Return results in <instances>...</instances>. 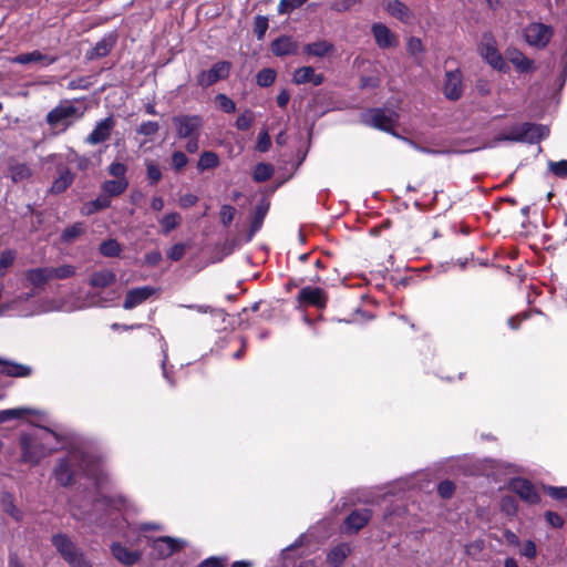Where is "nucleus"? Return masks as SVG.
<instances>
[{"label": "nucleus", "instance_id": "1", "mask_svg": "<svg viewBox=\"0 0 567 567\" xmlns=\"http://www.w3.org/2000/svg\"><path fill=\"white\" fill-rule=\"evenodd\" d=\"M95 460L82 452L81 450H72L69 454L60 458L54 467L53 475L61 486H70L74 482L76 470L86 475L93 474Z\"/></svg>", "mask_w": 567, "mask_h": 567}, {"label": "nucleus", "instance_id": "2", "mask_svg": "<svg viewBox=\"0 0 567 567\" xmlns=\"http://www.w3.org/2000/svg\"><path fill=\"white\" fill-rule=\"evenodd\" d=\"M82 116L83 111H80L71 101L65 100L47 114L45 121L51 127L62 126L63 130H66Z\"/></svg>", "mask_w": 567, "mask_h": 567}, {"label": "nucleus", "instance_id": "3", "mask_svg": "<svg viewBox=\"0 0 567 567\" xmlns=\"http://www.w3.org/2000/svg\"><path fill=\"white\" fill-rule=\"evenodd\" d=\"M19 444L21 447V461L31 465H37L47 455L55 450H47L42 442L34 435L22 433Z\"/></svg>", "mask_w": 567, "mask_h": 567}, {"label": "nucleus", "instance_id": "4", "mask_svg": "<svg viewBox=\"0 0 567 567\" xmlns=\"http://www.w3.org/2000/svg\"><path fill=\"white\" fill-rule=\"evenodd\" d=\"M396 120L398 114L395 112L383 109H370L362 115L364 124L391 133H393Z\"/></svg>", "mask_w": 567, "mask_h": 567}, {"label": "nucleus", "instance_id": "5", "mask_svg": "<svg viewBox=\"0 0 567 567\" xmlns=\"http://www.w3.org/2000/svg\"><path fill=\"white\" fill-rule=\"evenodd\" d=\"M231 63L228 61H219L207 71H202L196 76V82L202 87H208L218 81L229 76Z\"/></svg>", "mask_w": 567, "mask_h": 567}, {"label": "nucleus", "instance_id": "6", "mask_svg": "<svg viewBox=\"0 0 567 567\" xmlns=\"http://www.w3.org/2000/svg\"><path fill=\"white\" fill-rule=\"evenodd\" d=\"M173 124L179 138L199 136L203 125L202 117L198 115H177L173 117Z\"/></svg>", "mask_w": 567, "mask_h": 567}, {"label": "nucleus", "instance_id": "7", "mask_svg": "<svg viewBox=\"0 0 567 567\" xmlns=\"http://www.w3.org/2000/svg\"><path fill=\"white\" fill-rule=\"evenodd\" d=\"M52 545L65 561H69L72 557L82 551V549L63 533L52 536Z\"/></svg>", "mask_w": 567, "mask_h": 567}, {"label": "nucleus", "instance_id": "8", "mask_svg": "<svg viewBox=\"0 0 567 567\" xmlns=\"http://www.w3.org/2000/svg\"><path fill=\"white\" fill-rule=\"evenodd\" d=\"M443 92L444 95L451 101H456L462 96L463 78L460 70L447 71L445 73Z\"/></svg>", "mask_w": 567, "mask_h": 567}, {"label": "nucleus", "instance_id": "9", "mask_svg": "<svg viewBox=\"0 0 567 567\" xmlns=\"http://www.w3.org/2000/svg\"><path fill=\"white\" fill-rule=\"evenodd\" d=\"M115 127L114 117L107 116L106 118L99 122L91 134L86 137V143L91 145H96L107 141L112 134V131Z\"/></svg>", "mask_w": 567, "mask_h": 567}, {"label": "nucleus", "instance_id": "10", "mask_svg": "<svg viewBox=\"0 0 567 567\" xmlns=\"http://www.w3.org/2000/svg\"><path fill=\"white\" fill-rule=\"evenodd\" d=\"M157 292V289L144 286L138 288H133L127 291L123 307L124 309H133L137 307L138 305L146 301L148 298H151L153 295Z\"/></svg>", "mask_w": 567, "mask_h": 567}, {"label": "nucleus", "instance_id": "11", "mask_svg": "<svg viewBox=\"0 0 567 567\" xmlns=\"http://www.w3.org/2000/svg\"><path fill=\"white\" fill-rule=\"evenodd\" d=\"M371 517V509L364 508L353 511L344 520L346 532L357 534L370 522Z\"/></svg>", "mask_w": 567, "mask_h": 567}, {"label": "nucleus", "instance_id": "12", "mask_svg": "<svg viewBox=\"0 0 567 567\" xmlns=\"http://www.w3.org/2000/svg\"><path fill=\"white\" fill-rule=\"evenodd\" d=\"M482 54L494 69H503L504 60L498 53L495 41L491 34H485L483 38Z\"/></svg>", "mask_w": 567, "mask_h": 567}, {"label": "nucleus", "instance_id": "13", "mask_svg": "<svg viewBox=\"0 0 567 567\" xmlns=\"http://www.w3.org/2000/svg\"><path fill=\"white\" fill-rule=\"evenodd\" d=\"M372 33L377 44L382 49H389L398 45L396 37L385 24L374 23L372 25Z\"/></svg>", "mask_w": 567, "mask_h": 567}, {"label": "nucleus", "instance_id": "14", "mask_svg": "<svg viewBox=\"0 0 567 567\" xmlns=\"http://www.w3.org/2000/svg\"><path fill=\"white\" fill-rule=\"evenodd\" d=\"M298 300L306 305L323 308L327 302V296L320 288L305 287L300 290Z\"/></svg>", "mask_w": 567, "mask_h": 567}, {"label": "nucleus", "instance_id": "15", "mask_svg": "<svg viewBox=\"0 0 567 567\" xmlns=\"http://www.w3.org/2000/svg\"><path fill=\"white\" fill-rule=\"evenodd\" d=\"M382 3L384 9L394 18L404 23L411 21L413 17L412 11L400 0H383Z\"/></svg>", "mask_w": 567, "mask_h": 567}, {"label": "nucleus", "instance_id": "16", "mask_svg": "<svg viewBox=\"0 0 567 567\" xmlns=\"http://www.w3.org/2000/svg\"><path fill=\"white\" fill-rule=\"evenodd\" d=\"M271 51L277 56L296 54L298 51V42L291 37L282 35L271 43Z\"/></svg>", "mask_w": 567, "mask_h": 567}, {"label": "nucleus", "instance_id": "17", "mask_svg": "<svg viewBox=\"0 0 567 567\" xmlns=\"http://www.w3.org/2000/svg\"><path fill=\"white\" fill-rule=\"evenodd\" d=\"M0 373L11 378H27L31 375L32 368L21 363L3 360L0 358Z\"/></svg>", "mask_w": 567, "mask_h": 567}, {"label": "nucleus", "instance_id": "18", "mask_svg": "<svg viewBox=\"0 0 567 567\" xmlns=\"http://www.w3.org/2000/svg\"><path fill=\"white\" fill-rule=\"evenodd\" d=\"M8 172L13 183L28 181L32 176L31 168L25 164L14 158L8 162Z\"/></svg>", "mask_w": 567, "mask_h": 567}, {"label": "nucleus", "instance_id": "19", "mask_svg": "<svg viewBox=\"0 0 567 567\" xmlns=\"http://www.w3.org/2000/svg\"><path fill=\"white\" fill-rule=\"evenodd\" d=\"M58 60L56 56L45 55L42 54L40 51L35 50L28 53H22L19 55H16L11 59L13 63L18 64H30V63H44V64H52Z\"/></svg>", "mask_w": 567, "mask_h": 567}, {"label": "nucleus", "instance_id": "20", "mask_svg": "<svg viewBox=\"0 0 567 567\" xmlns=\"http://www.w3.org/2000/svg\"><path fill=\"white\" fill-rule=\"evenodd\" d=\"M116 281V275L109 269L97 270L91 274L89 285L96 289H104Z\"/></svg>", "mask_w": 567, "mask_h": 567}, {"label": "nucleus", "instance_id": "21", "mask_svg": "<svg viewBox=\"0 0 567 567\" xmlns=\"http://www.w3.org/2000/svg\"><path fill=\"white\" fill-rule=\"evenodd\" d=\"M183 546V542L174 539L168 536H163L154 540V549L163 557H168L175 551L179 550Z\"/></svg>", "mask_w": 567, "mask_h": 567}, {"label": "nucleus", "instance_id": "22", "mask_svg": "<svg viewBox=\"0 0 567 567\" xmlns=\"http://www.w3.org/2000/svg\"><path fill=\"white\" fill-rule=\"evenodd\" d=\"M24 277L33 287L42 288L51 280L50 267L29 269Z\"/></svg>", "mask_w": 567, "mask_h": 567}, {"label": "nucleus", "instance_id": "23", "mask_svg": "<svg viewBox=\"0 0 567 567\" xmlns=\"http://www.w3.org/2000/svg\"><path fill=\"white\" fill-rule=\"evenodd\" d=\"M305 53L316 58H324L334 52V45L327 40H319L303 47Z\"/></svg>", "mask_w": 567, "mask_h": 567}, {"label": "nucleus", "instance_id": "24", "mask_svg": "<svg viewBox=\"0 0 567 567\" xmlns=\"http://www.w3.org/2000/svg\"><path fill=\"white\" fill-rule=\"evenodd\" d=\"M111 550L118 561L127 566L134 565L141 557L138 551L130 550L121 544H113Z\"/></svg>", "mask_w": 567, "mask_h": 567}, {"label": "nucleus", "instance_id": "25", "mask_svg": "<svg viewBox=\"0 0 567 567\" xmlns=\"http://www.w3.org/2000/svg\"><path fill=\"white\" fill-rule=\"evenodd\" d=\"M350 545L341 543L330 550L327 560L332 567H340L346 560V558L350 555Z\"/></svg>", "mask_w": 567, "mask_h": 567}, {"label": "nucleus", "instance_id": "26", "mask_svg": "<svg viewBox=\"0 0 567 567\" xmlns=\"http://www.w3.org/2000/svg\"><path fill=\"white\" fill-rule=\"evenodd\" d=\"M114 44H115V38L112 35H109V37L102 39L101 41H99L95 44V47L92 48L86 53V58L89 60H93V59L106 56L110 53V51L112 50V48L114 47Z\"/></svg>", "mask_w": 567, "mask_h": 567}, {"label": "nucleus", "instance_id": "27", "mask_svg": "<svg viewBox=\"0 0 567 567\" xmlns=\"http://www.w3.org/2000/svg\"><path fill=\"white\" fill-rule=\"evenodd\" d=\"M268 208H269V204L265 203V202H261L260 204H258L256 206L255 212H254V217L251 220V225H250V230L247 236L248 241L251 240V238L254 237L256 231H258L260 229V227L264 223V219L267 215Z\"/></svg>", "mask_w": 567, "mask_h": 567}, {"label": "nucleus", "instance_id": "28", "mask_svg": "<svg viewBox=\"0 0 567 567\" xmlns=\"http://www.w3.org/2000/svg\"><path fill=\"white\" fill-rule=\"evenodd\" d=\"M553 35V29L543 23H534V48H544Z\"/></svg>", "mask_w": 567, "mask_h": 567}, {"label": "nucleus", "instance_id": "29", "mask_svg": "<svg viewBox=\"0 0 567 567\" xmlns=\"http://www.w3.org/2000/svg\"><path fill=\"white\" fill-rule=\"evenodd\" d=\"M128 186V182L126 178L122 179H110L103 183L102 189L103 192L110 197V196H118Z\"/></svg>", "mask_w": 567, "mask_h": 567}, {"label": "nucleus", "instance_id": "30", "mask_svg": "<svg viewBox=\"0 0 567 567\" xmlns=\"http://www.w3.org/2000/svg\"><path fill=\"white\" fill-rule=\"evenodd\" d=\"M74 175L68 171L64 169L60 176L53 182L51 186V193L53 194H61L63 193L73 182Z\"/></svg>", "mask_w": 567, "mask_h": 567}, {"label": "nucleus", "instance_id": "31", "mask_svg": "<svg viewBox=\"0 0 567 567\" xmlns=\"http://www.w3.org/2000/svg\"><path fill=\"white\" fill-rule=\"evenodd\" d=\"M505 55L519 71H526L529 68V61L517 49H507Z\"/></svg>", "mask_w": 567, "mask_h": 567}, {"label": "nucleus", "instance_id": "32", "mask_svg": "<svg viewBox=\"0 0 567 567\" xmlns=\"http://www.w3.org/2000/svg\"><path fill=\"white\" fill-rule=\"evenodd\" d=\"M85 231V226L83 223H75L72 226L65 228L61 234L62 243L70 244L80 237Z\"/></svg>", "mask_w": 567, "mask_h": 567}, {"label": "nucleus", "instance_id": "33", "mask_svg": "<svg viewBox=\"0 0 567 567\" xmlns=\"http://www.w3.org/2000/svg\"><path fill=\"white\" fill-rule=\"evenodd\" d=\"M511 486L520 498L528 501L532 497V485L528 481L520 478L513 480Z\"/></svg>", "mask_w": 567, "mask_h": 567}, {"label": "nucleus", "instance_id": "34", "mask_svg": "<svg viewBox=\"0 0 567 567\" xmlns=\"http://www.w3.org/2000/svg\"><path fill=\"white\" fill-rule=\"evenodd\" d=\"M219 164V159H218V156L216 153L214 152H204L200 157H199V161L197 163V167L199 171H206V169H212V168H215L216 166H218Z\"/></svg>", "mask_w": 567, "mask_h": 567}, {"label": "nucleus", "instance_id": "35", "mask_svg": "<svg viewBox=\"0 0 567 567\" xmlns=\"http://www.w3.org/2000/svg\"><path fill=\"white\" fill-rule=\"evenodd\" d=\"M3 511L17 522L22 519V513L16 507L13 497L10 494H3L1 498Z\"/></svg>", "mask_w": 567, "mask_h": 567}, {"label": "nucleus", "instance_id": "36", "mask_svg": "<svg viewBox=\"0 0 567 567\" xmlns=\"http://www.w3.org/2000/svg\"><path fill=\"white\" fill-rule=\"evenodd\" d=\"M182 217L178 213H171L165 215L159 221L162 226V231L164 234H168L169 231L179 226Z\"/></svg>", "mask_w": 567, "mask_h": 567}, {"label": "nucleus", "instance_id": "37", "mask_svg": "<svg viewBox=\"0 0 567 567\" xmlns=\"http://www.w3.org/2000/svg\"><path fill=\"white\" fill-rule=\"evenodd\" d=\"M64 306L65 301L63 299H44L40 302L38 312L62 311Z\"/></svg>", "mask_w": 567, "mask_h": 567}, {"label": "nucleus", "instance_id": "38", "mask_svg": "<svg viewBox=\"0 0 567 567\" xmlns=\"http://www.w3.org/2000/svg\"><path fill=\"white\" fill-rule=\"evenodd\" d=\"M121 250V245L115 239L105 240L100 245V252L105 257H116Z\"/></svg>", "mask_w": 567, "mask_h": 567}, {"label": "nucleus", "instance_id": "39", "mask_svg": "<svg viewBox=\"0 0 567 567\" xmlns=\"http://www.w3.org/2000/svg\"><path fill=\"white\" fill-rule=\"evenodd\" d=\"M75 275V268L71 265H63L56 268L50 267V276L52 279H66Z\"/></svg>", "mask_w": 567, "mask_h": 567}, {"label": "nucleus", "instance_id": "40", "mask_svg": "<svg viewBox=\"0 0 567 567\" xmlns=\"http://www.w3.org/2000/svg\"><path fill=\"white\" fill-rule=\"evenodd\" d=\"M274 174V167L270 164L260 163L256 165L254 171V179L256 182H265L269 179Z\"/></svg>", "mask_w": 567, "mask_h": 567}, {"label": "nucleus", "instance_id": "41", "mask_svg": "<svg viewBox=\"0 0 567 567\" xmlns=\"http://www.w3.org/2000/svg\"><path fill=\"white\" fill-rule=\"evenodd\" d=\"M276 79V71L274 69H264L258 72L256 76L257 84L261 87L270 86Z\"/></svg>", "mask_w": 567, "mask_h": 567}, {"label": "nucleus", "instance_id": "42", "mask_svg": "<svg viewBox=\"0 0 567 567\" xmlns=\"http://www.w3.org/2000/svg\"><path fill=\"white\" fill-rule=\"evenodd\" d=\"M313 75L312 66H301L293 72L292 81L296 84H305L310 82V78Z\"/></svg>", "mask_w": 567, "mask_h": 567}, {"label": "nucleus", "instance_id": "43", "mask_svg": "<svg viewBox=\"0 0 567 567\" xmlns=\"http://www.w3.org/2000/svg\"><path fill=\"white\" fill-rule=\"evenodd\" d=\"M104 505L113 507L115 509H123L127 506V499L126 497L122 495H115V496H102L100 499Z\"/></svg>", "mask_w": 567, "mask_h": 567}, {"label": "nucleus", "instance_id": "44", "mask_svg": "<svg viewBox=\"0 0 567 567\" xmlns=\"http://www.w3.org/2000/svg\"><path fill=\"white\" fill-rule=\"evenodd\" d=\"M31 413L30 409H10V410H3L0 411V423L7 422L11 419H18L25 414Z\"/></svg>", "mask_w": 567, "mask_h": 567}, {"label": "nucleus", "instance_id": "45", "mask_svg": "<svg viewBox=\"0 0 567 567\" xmlns=\"http://www.w3.org/2000/svg\"><path fill=\"white\" fill-rule=\"evenodd\" d=\"M92 306H102V299L95 292L94 293H87L86 297H85V301H83L82 303H79V305H73L72 307L69 308V310H71V311L80 310V309H83L85 307H92Z\"/></svg>", "mask_w": 567, "mask_h": 567}, {"label": "nucleus", "instance_id": "46", "mask_svg": "<svg viewBox=\"0 0 567 567\" xmlns=\"http://www.w3.org/2000/svg\"><path fill=\"white\" fill-rule=\"evenodd\" d=\"M16 259V251L7 249L3 250L0 255V277H2L6 272V269L9 268Z\"/></svg>", "mask_w": 567, "mask_h": 567}, {"label": "nucleus", "instance_id": "47", "mask_svg": "<svg viewBox=\"0 0 567 567\" xmlns=\"http://www.w3.org/2000/svg\"><path fill=\"white\" fill-rule=\"evenodd\" d=\"M529 130H530V124L526 123V124L523 125L520 133H512V134H508V135H499L496 138V142H502V141L522 142V141L525 140V137H526V135H527Z\"/></svg>", "mask_w": 567, "mask_h": 567}, {"label": "nucleus", "instance_id": "48", "mask_svg": "<svg viewBox=\"0 0 567 567\" xmlns=\"http://www.w3.org/2000/svg\"><path fill=\"white\" fill-rule=\"evenodd\" d=\"M308 0H281L278 6V11L281 14H287L297 8H300Z\"/></svg>", "mask_w": 567, "mask_h": 567}, {"label": "nucleus", "instance_id": "49", "mask_svg": "<svg viewBox=\"0 0 567 567\" xmlns=\"http://www.w3.org/2000/svg\"><path fill=\"white\" fill-rule=\"evenodd\" d=\"M267 29L268 19L262 16H257L254 22V33L256 34L258 40H261L265 37Z\"/></svg>", "mask_w": 567, "mask_h": 567}, {"label": "nucleus", "instance_id": "50", "mask_svg": "<svg viewBox=\"0 0 567 567\" xmlns=\"http://www.w3.org/2000/svg\"><path fill=\"white\" fill-rule=\"evenodd\" d=\"M254 122V114L251 111H245L236 121V127L241 131L248 130Z\"/></svg>", "mask_w": 567, "mask_h": 567}, {"label": "nucleus", "instance_id": "51", "mask_svg": "<svg viewBox=\"0 0 567 567\" xmlns=\"http://www.w3.org/2000/svg\"><path fill=\"white\" fill-rule=\"evenodd\" d=\"M236 215L235 207L230 205H223L220 208V221L224 226L228 227L230 223L234 220Z\"/></svg>", "mask_w": 567, "mask_h": 567}, {"label": "nucleus", "instance_id": "52", "mask_svg": "<svg viewBox=\"0 0 567 567\" xmlns=\"http://www.w3.org/2000/svg\"><path fill=\"white\" fill-rule=\"evenodd\" d=\"M158 130H159V125L157 122L148 121V122L142 123L138 126V128L136 130V132L144 136H152V135H155L158 132Z\"/></svg>", "mask_w": 567, "mask_h": 567}, {"label": "nucleus", "instance_id": "53", "mask_svg": "<svg viewBox=\"0 0 567 567\" xmlns=\"http://www.w3.org/2000/svg\"><path fill=\"white\" fill-rule=\"evenodd\" d=\"M216 101L218 102L219 107L224 112L234 113L236 111V105L234 101L230 100L227 95L219 93L216 95Z\"/></svg>", "mask_w": 567, "mask_h": 567}, {"label": "nucleus", "instance_id": "54", "mask_svg": "<svg viewBox=\"0 0 567 567\" xmlns=\"http://www.w3.org/2000/svg\"><path fill=\"white\" fill-rule=\"evenodd\" d=\"M455 485L451 481H443L437 486V493L442 498H451L454 494Z\"/></svg>", "mask_w": 567, "mask_h": 567}, {"label": "nucleus", "instance_id": "55", "mask_svg": "<svg viewBox=\"0 0 567 567\" xmlns=\"http://www.w3.org/2000/svg\"><path fill=\"white\" fill-rule=\"evenodd\" d=\"M186 246L184 244H175L167 251V257L173 261L181 260L185 255Z\"/></svg>", "mask_w": 567, "mask_h": 567}, {"label": "nucleus", "instance_id": "56", "mask_svg": "<svg viewBox=\"0 0 567 567\" xmlns=\"http://www.w3.org/2000/svg\"><path fill=\"white\" fill-rule=\"evenodd\" d=\"M111 204L110 197L106 194L100 195L96 199L91 203L92 208L89 213H95L101 209L107 208Z\"/></svg>", "mask_w": 567, "mask_h": 567}, {"label": "nucleus", "instance_id": "57", "mask_svg": "<svg viewBox=\"0 0 567 567\" xmlns=\"http://www.w3.org/2000/svg\"><path fill=\"white\" fill-rule=\"evenodd\" d=\"M147 178L151 184H157L162 178V173L159 167L153 162L147 163Z\"/></svg>", "mask_w": 567, "mask_h": 567}, {"label": "nucleus", "instance_id": "58", "mask_svg": "<svg viewBox=\"0 0 567 567\" xmlns=\"http://www.w3.org/2000/svg\"><path fill=\"white\" fill-rule=\"evenodd\" d=\"M548 167L558 177L567 176V161L565 159L560 162H549Z\"/></svg>", "mask_w": 567, "mask_h": 567}, {"label": "nucleus", "instance_id": "59", "mask_svg": "<svg viewBox=\"0 0 567 567\" xmlns=\"http://www.w3.org/2000/svg\"><path fill=\"white\" fill-rule=\"evenodd\" d=\"M109 173L117 179L125 178L126 166L120 162H114L110 165Z\"/></svg>", "mask_w": 567, "mask_h": 567}, {"label": "nucleus", "instance_id": "60", "mask_svg": "<svg viewBox=\"0 0 567 567\" xmlns=\"http://www.w3.org/2000/svg\"><path fill=\"white\" fill-rule=\"evenodd\" d=\"M271 145L270 136L266 130L259 133L257 150L259 152H267Z\"/></svg>", "mask_w": 567, "mask_h": 567}, {"label": "nucleus", "instance_id": "61", "mask_svg": "<svg viewBox=\"0 0 567 567\" xmlns=\"http://www.w3.org/2000/svg\"><path fill=\"white\" fill-rule=\"evenodd\" d=\"M187 162H188V159L183 152L177 151V152L173 153L172 164L176 171H181L182 168H184L186 166Z\"/></svg>", "mask_w": 567, "mask_h": 567}, {"label": "nucleus", "instance_id": "62", "mask_svg": "<svg viewBox=\"0 0 567 567\" xmlns=\"http://www.w3.org/2000/svg\"><path fill=\"white\" fill-rule=\"evenodd\" d=\"M408 51L415 55L420 52L423 51V45H422V42L419 38H410L409 41H408Z\"/></svg>", "mask_w": 567, "mask_h": 567}, {"label": "nucleus", "instance_id": "63", "mask_svg": "<svg viewBox=\"0 0 567 567\" xmlns=\"http://www.w3.org/2000/svg\"><path fill=\"white\" fill-rule=\"evenodd\" d=\"M198 202V197L194 194H185L179 198V206L183 208H188Z\"/></svg>", "mask_w": 567, "mask_h": 567}, {"label": "nucleus", "instance_id": "64", "mask_svg": "<svg viewBox=\"0 0 567 567\" xmlns=\"http://www.w3.org/2000/svg\"><path fill=\"white\" fill-rule=\"evenodd\" d=\"M547 491L556 499H567V487H548Z\"/></svg>", "mask_w": 567, "mask_h": 567}]
</instances>
